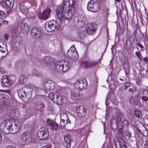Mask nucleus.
<instances>
[{
  "instance_id": "nucleus-1",
  "label": "nucleus",
  "mask_w": 148,
  "mask_h": 148,
  "mask_svg": "<svg viewBox=\"0 0 148 148\" xmlns=\"http://www.w3.org/2000/svg\"><path fill=\"white\" fill-rule=\"evenodd\" d=\"M62 2L63 5L59 6L56 11L57 17L61 22L69 20L73 16L76 0H63Z\"/></svg>"
},
{
  "instance_id": "nucleus-2",
  "label": "nucleus",
  "mask_w": 148,
  "mask_h": 148,
  "mask_svg": "<svg viewBox=\"0 0 148 148\" xmlns=\"http://www.w3.org/2000/svg\"><path fill=\"white\" fill-rule=\"evenodd\" d=\"M32 89L29 86H24L19 89L18 91L19 97L24 101H28L31 97Z\"/></svg>"
},
{
  "instance_id": "nucleus-3",
  "label": "nucleus",
  "mask_w": 148,
  "mask_h": 148,
  "mask_svg": "<svg viewBox=\"0 0 148 148\" xmlns=\"http://www.w3.org/2000/svg\"><path fill=\"white\" fill-rule=\"evenodd\" d=\"M37 135L40 139L44 140L47 139L49 136L48 130L45 127H42L39 129Z\"/></svg>"
},
{
  "instance_id": "nucleus-4",
  "label": "nucleus",
  "mask_w": 148,
  "mask_h": 148,
  "mask_svg": "<svg viewBox=\"0 0 148 148\" xmlns=\"http://www.w3.org/2000/svg\"><path fill=\"white\" fill-rule=\"evenodd\" d=\"M73 23L75 26L81 28L84 27L85 25V19L82 15L75 17Z\"/></svg>"
},
{
  "instance_id": "nucleus-5",
  "label": "nucleus",
  "mask_w": 148,
  "mask_h": 148,
  "mask_svg": "<svg viewBox=\"0 0 148 148\" xmlns=\"http://www.w3.org/2000/svg\"><path fill=\"white\" fill-rule=\"evenodd\" d=\"M45 29L48 32H52L55 30V29L58 28L59 25H57V23L53 20L48 21L45 25Z\"/></svg>"
},
{
  "instance_id": "nucleus-6",
  "label": "nucleus",
  "mask_w": 148,
  "mask_h": 148,
  "mask_svg": "<svg viewBox=\"0 0 148 148\" xmlns=\"http://www.w3.org/2000/svg\"><path fill=\"white\" fill-rule=\"evenodd\" d=\"M13 124V125L12 124L10 131L6 132V134H14L17 133L21 128L22 125L21 122L18 120L15 121Z\"/></svg>"
},
{
  "instance_id": "nucleus-7",
  "label": "nucleus",
  "mask_w": 148,
  "mask_h": 148,
  "mask_svg": "<svg viewBox=\"0 0 148 148\" xmlns=\"http://www.w3.org/2000/svg\"><path fill=\"white\" fill-rule=\"evenodd\" d=\"M98 1L97 0H92L88 3L87 9L93 12H96L98 11Z\"/></svg>"
},
{
  "instance_id": "nucleus-8",
  "label": "nucleus",
  "mask_w": 148,
  "mask_h": 148,
  "mask_svg": "<svg viewBox=\"0 0 148 148\" xmlns=\"http://www.w3.org/2000/svg\"><path fill=\"white\" fill-rule=\"evenodd\" d=\"M67 56L73 59L78 58V54L74 46L72 45L68 51Z\"/></svg>"
},
{
  "instance_id": "nucleus-9",
  "label": "nucleus",
  "mask_w": 148,
  "mask_h": 148,
  "mask_svg": "<svg viewBox=\"0 0 148 148\" xmlns=\"http://www.w3.org/2000/svg\"><path fill=\"white\" fill-rule=\"evenodd\" d=\"M86 81L85 79H78L75 83V87L78 90H82L86 86Z\"/></svg>"
},
{
  "instance_id": "nucleus-10",
  "label": "nucleus",
  "mask_w": 148,
  "mask_h": 148,
  "mask_svg": "<svg viewBox=\"0 0 148 148\" xmlns=\"http://www.w3.org/2000/svg\"><path fill=\"white\" fill-rule=\"evenodd\" d=\"M21 137L22 144L24 145L29 144L32 139L31 135L28 133H23Z\"/></svg>"
},
{
  "instance_id": "nucleus-11",
  "label": "nucleus",
  "mask_w": 148,
  "mask_h": 148,
  "mask_svg": "<svg viewBox=\"0 0 148 148\" xmlns=\"http://www.w3.org/2000/svg\"><path fill=\"white\" fill-rule=\"evenodd\" d=\"M12 124L10 120H7L2 122L1 124L0 127L1 129H5L9 132Z\"/></svg>"
},
{
  "instance_id": "nucleus-12",
  "label": "nucleus",
  "mask_w": 148,
  "mask_h": 148,
  "mask_svg": "<svg viewBox=\"0 0 148 148\" xmlns=\"http://www.w3.org/2000/svg\"><path fill=\"white\" fill-rule=\"evenodd\" d=\"M54 85L53 81L50 80H48L44 82L42 88L43 89L47 91L52 90L53 88H52V86Z\"/></svg>"
},
{
  "instance_id": "nucleus-13",
  "label": "nucleus",
  "mask_w": 148,
  "mask_h": 148,
  "mask_svg": "<svg viewBox=\"0 0 148 148\" xmlns=\"http://www.w3.org/2000/svg\"><path fill=\"white\" fill-rule=\"evenodd\" d=\"M62 62H56L54 66L53 71L54 73H62Z\"/></svg>"
},
{
  "instance_id": "nucleus-14",
  "label": "nucleus",
  "mask_w": 148,
  "mask_h": 148,
  "mask_svg": "<svg viewBox=\"0 0 148 148\" xmlns=\"http://www.w3.org/2000/svg\"><path fill=\"white\" fill-rule=\"evenodd\" d=\"M31 34L33 37L36 38H40L41 35L40 29L36 27H34L32 29Z\"/></svg>"
},
{
  "instance_id": "nucleus-15",
  "label": "nucleus",
  "mask_w": 148,
  "mask_h": 148,
  "mask_svg": "<svg viewBox=\"0 0 148 148\" xmlns=\"http://www.w3.org/2000/svg\"><path fill=\"white\" fill-rule=\"evenodd\" d=\"M51 11V10L49 8L46 9L42 13L39 14V18L42 19H47L49 17Z\"/></svg>"
},
{
  "instance_id": "nucleus-16",
  "label": "nucleus",
  "mask_w": 148,
  "mask_h": 148,
  "mask_svg": "<svg viewBox=\"0 0 148 148\" xmlns=\"http://www.w3.org/2000/svg\"><path fill=\"white\" fill-rule=\"evenodd\" d=\"M41 61L46 65H49L53 63L54 59L52 57L49 56H45L42 58Z\"/></svg>"
},
{
  "instance_id": "nucleus-17",
  "label": "nucleus",
  "mask_w": 148,
  "mask_h": 148,
  "mask_svg": "<svg viewBox=\"0 0 148 148\" xmlns=\"http://www.w3.org/2000/svg\"><path fill=\"white\" fill-rule=\"evenodd\" d=\"M77 113L78 115L80 117L84 116L86 113L85 109L82 106H80L77 108Z\"/></svg>"
},
{
  "instance_id": "nucleus-18",
  "label": "nucleus",
  "mask_w": 148,
  "mask_h": 148,
  "mask_svg": "<svg viewBox=\"0 0 148 148\" xmlns=\"http://www.w3.org/2000/svg\"><path fill=\"white\" fill-rule=\"evenodd\" d=\"M2 2L0 3H2L3 5L6 6L10 8H13L14 4V0H2Z\"/></svg>"
},
{
  "instance_id": "nucleus-19",
  "label": "nucleus",
  "mask_w": 148,
  "mask_h": 148,
  "mask_svg": "<svg viewBox=\"0 0 148 148\" xmlns=\"http://www.w3.org/2000/svg\"><path fill=\"white\" fill-rule=\"evenodd\" d=\"M2 83L3 85L8 86L11 84L12 81L7 75H5L3 76L2 78Z\"/></svg>"
},
{
  "instance_id": "nucleus-20",
  "label": "nucleus",
  "mask_w": 148,
  "mask_h": 148,
  "mask_svg": "<svg viewBox=\"0 0 148 148\" xmlns=\"http://www.w3.org/2000/svg\"><path fill=\"white\" fill-rule=\"evenodd\" d=\"M48 125L52 130H56L58 128V124L54 121H51L49 119L47 120Z\"/></svg>"
},
{
  "instance_id": "nucleus-21",
  "label": "nucleus",
  "mask_w": 148,
  "mask_h": 148,
  "mask_svg": "<svg viewBox=\"0 0 148 148\" xmlns=\"http://www.w3.org/2000/svg\"><path fill=\"white\" fill-rule=\"evenodd\" d=\"M72 139L70 135L68 134H66L64 136V140L65 142V145L66 148H69L71 147V141Z\"/></svg>"
},
{
  "instance_id": "nucleus-22",
  "label": "nucleus",
  "mask_w": 148,
  "mask_h": 148,
  "mask_svg": "<svg viewBox=\"0 0 148 148\" xmlns=\"http://www.w3.org/2000/svg\"><path fill=\"white\" fill-rule=\"evenodd\" d=\"M21 32L24 34H27L29 30V27L26 24L22 23L21 26Z\"/></svg>"
},
{
  "instance_id": "nucleus-23",
  "label": "nucleus",
  "mask_w": 148,
  "mask_h": 148,
  "mask_svg": "<svg viewBox=\"0 0 148 148\" xmlns=\"http://www.w3.org/2000/svg\"><path fill=\"white\" fill-rule=\"evenodd\" d=\"M87 32L89 34H93L95 32L94 26L91 24H88L86 29Z\"/></svg>"
},
{
  "instance_id": "nucleus-24",
  "label": "nucleus",
  "mask_w": 148,
  "mask_h": 148,
  "mask_svg": "<svg viewBox=\"0 0 148 148\" xmlns=\"http://www.w3.org/2000/svg\"><path fill=\"white\" fill-rule=\"evenodd\" d=\"M55 97H56L54 99V102L58 104H62L63 102V99L62 97L58 95L57 96H55Z\"/></svg>"
},
{
  "instance_id": "nucleus-25",
  "label": "nucleus",
  "mask_w": 148,
  "mask_h": 148,
  "mask_svg": "<svg viewBox=\"0 0 148 148\" xmlns=\"http://www.w3.org/2000/svg\"><path fill=\"white\" fill-rule=\"evenodd\" d=\"M79 95L74 91L71 92L70 97L73 100H76L79 98Z\"/></svg>"
},
{
  "instance_id": "nucleus-26",
  "label": "nucleus",
  "mask_w": 148,
  "mask_h": 148,
  "mask_svg": "<svg viewBox=\"0 0 148 148\" xmlns=\"http://www.w3.org/2000/svg\"><path fill=\"white\" fill-rule=\"evenodd\" d=\"M60 119H61V120H65L68 121H70L69 120L68 115L66 113H61L60 114Z\"/></svg>"
},
{
  "instance_id": "nucleus-27",
  "label": "nucleus",
  "mask_w": 148,
  "mask_h": 148,
  "mask_svg": "<svg viewBox=\"0 0 148 148\" xmlns=\"http://www.w3.org/2000/svg\"><path fill=\"white\" fill-rule=\"evenodd\" d=\"M19 8L21 11L24 15L27 14L28 12L25 6L23 5H20Z\"/></svg>"
},
{
  "instance_id": "nucleus-28",
  "label": "nucleus",
  "mask_w": 148,
  "mask_h": 148,
  "mask_svg": "<svg viewBox=\"0 0 148 148\" xmlns=\"http://www.w3.org/2000/svg\"><path fill=\"white\" fill-rule=\"evenodd\" d=\"M64 63H63L62 62V69H63V70H62V72H66L69 68L68 63L66 62H64Z\"/></svg>"
},
{
  "instance_id": "nucleus-29",
  "label": "nucleus",
  "mask_w": 148,
  "mask_h": 148,
  "mask_svg": "<svg viewBox=\"0 0 148 148\" xmlns=\"http://www.w3.org/2000/svg\"><path fill=\"white\" fill-rule=\"evenodd\" d=\"M27 79V76L25 75H21L20 76L19 79V82L21 83L25 82Z\"/></svg>"
},
{
  "instance_id": "nucleus-30",
  "label": "nucleus",
  "mask_w": 148,
  "mask_h": 148,
  "mask_svg": "<svg viewBox=\"0 0 148 148\" xmlns=\"http://www.w3.org/2000/svg\"><path fill=\"white\" fill-rule=\"evenodd\" d=\"M70 123V121H66L65 120H61V119H60V125L61 127L62 128H64L66 126L67 123Z\"/></svg>"
},
{
  "instance_id": "nucleus-31",
  "label": "nucleus",
  "mask_w": 148,
  "mask_h": 148,
  "mask_svg": "<svg viewBox=\"0 0 148 148\" xmlns=\"http://www.w3.org/2000/svg\"><path fill=\"white\" fill-rule=\"evenodd\" d=\"M6 50L4 48V50H2V51H0V59L4 57L6 55Z\"/></svg>"
},
{
  "instance_id": "nucleus-32",
  "label": "nucleus",
  "mask_w": 148,
  "mask_h": 148,
  "mask_svg": "<svg viewBox=\"0 0 148 148\" xmlns=\"http://www.w3.org/2000/svg\"><path fill=\"white\" fill-rule=\"evenodd\" d=\"M134 113L135 115L138 118H140L142 116V113L139 110H136L134 112Z\"/></svg>"
},
{
  "instance_id": "nucleus-33",
  "label": "nucleus",
  "mask_w": 148,
  "mask_h": 148,
  "mask_svg": "<svg viewBox=\"0 0 148 148\" xmlns=\"http://www.w3.org/2000/svg\"><path fill=\"white\" fill-rule=\"evenodd\" d=\"M57 94L54 93H50L48 95L49 98L54 102V99L56 98L55 96H57Z\"/></svg>"
},
{
  "instance_id": "nucleus-34",
  "label": "nucleus",
  "mask_w": 148,
  "mask_h": 148,
  "mask_svg": "<svg viewBox=\"0 0 148 148\" xmlns=\"http://www.w3.org/2000/svg\"><path fill=\"white\" fill-rule=\"evenodd\" d=\"M123 133L122 129L120 128L117 131V136L119 137H122L123 136Z\"/></svg>"
},
{
  "instance_id": "nucleus-35",
  "label": "nucleus",
  "mask_w": 148,
  "mask_h": 148,
  "mask_svg": "<svg viewBox=\"0 0 148 148\" xmlns=\"http://www.w3.org/2000/svg\"><path fill=\"white\" fill-rule=\"evenodd\" d=\"M5 98L2 95H0V104H5Z\"/></svg>"
},
{
  "instance_id": "nucleus-36",
  "label": "nucleus",
  "mask_w": 148,
  "mask_h": 148,
  "mask_svg": "<svg viewBox=\"0 0 148 148\" xmlns=\"http://www.w3.org/2000/svg\"><path fill=\"white\" fill-rule=\"evenodd\" d=\"M53 84L54 85L53 86H52V88H53V90H54V89L58 90V89H60V86L58 85L56 83L53 82Z\"/></svg>"
},
{
  "instance_id": "nucleus-37",
  "label": "nucleus",
  "mask_w": 148,
  "mask_h": 148,
  "mask_svg": "<svg viewBox=\"0 0 148 148\" xmlns=\"http://www.w3.org/2000/svg\"><path fill=\"white\" fill-rule=\"evenodd\" d=\"M130 67V65L128 63L124 64L123 66V68L125 71V73L126 71H128Z\"/></svg>"
},
{
  "instance_id": "nucleus-38",
  "label": "nucleus",
  "mask_w": 148,
  "mask_h": 148,
  "mask_svg": "<svg viewBox=\"0 0 148 148\" xmlns=\"http://www.w3.org/2000/svg\"><path fill=\"white\" fill-rule=\"evenodd\" d=\"M6 16V14L3 11L0 10V18H3L5 17Z\"/></svg>"
},
{
  "instance_id": "nucleus-39",
  "label": "nucleus",
  "mask_w": 148,
  "mask_h": 148,
  "mask_svg": "<svg viewBox=\"0 0 148 148\" xmlns=\"http://www.w3.org/2000/svg\"><path fill=\"white\" fill-rule=\"evenodd\" d=\"M98 63V62L93 61L89 62V67L93 66L96 65Z\"/></svg>"
},
{
  "instance_id": "nucleus-40",
  "label": "nucleus",
  "mask_w": 148,
  "mask_h": 148,
  "mask_svg": "<svg viewBox=\"0 0 148 148\" xmlns=\"http://www.w3.org/2000/svg\"><path fill=\"white\" fill-rule=\"evenodd\" d=\"M32 75L35 76H38L39 75L38 72L35 69H33L32 71Z\"/></svg>"
},
{
  "instance_id": "nucleus-41",
  "label": "nucleus",
  "mask_w": 148,
  "mask_h": 148,
  "mask_svg": "<svg viewBox=\"0 0 148 148\" xmlns=\"http://www.w3.org/2000/svg\"><path fill=\"white\" fill-rule=\"evenodd\" d=\"M125 135L128 137H130L131 136L132 134L130 132L129 130H126L125 132Z\"/></svg>"
},
{
  "instance_id": "nucleus-42",
  "label": "nucleus",
  "mask_w": 148,
  "mask_h": 148,
  "mask_svg": "<svg viewBox=\"0 0 148 148\" xmlns=\"http://www.w3.org/2000/svg\"><path fill=\"white\" fill-rule=\"evenodd\" d=\"M82 64V65L86 67H89V62L85 61L83 62Z\"/></svg>"
},
{
  "instance_id": "nucleus-43",
  "label": "nucleus",
  "mask_w": 148,
  "mask_h": 148,
  "mask_svg": "<svg viewBox=\"0 0 148 148\" xmlns=\"http://www.w3.org/2000/svg\"><path fill=\"white\" fill-rule=\"evenodd\" d=\"M136 55L137 56L138 58L140 60H141L142 59V57L140 53L138 52H136L135 53Z\"/></svg>"
},
{
  "instance_id": "nucleus-44",
  "label": "nucleus",
  "mask_w": 148,
  "mask_h": 148,
  "mask_svg": "<svg viewBox=\"0 0 148 148\" xmlns=\"http://www.w3.org/2000/svg\"><path fill=\"white\" fill-rule=\"evenodd\" d=\"M16 113V111L14 110H13L11 111V116L12 117H14L15 116Z\"/></svg>"
},
{
  "instance_id": "nucleus-45",
  "label": "nucleus",
  "mask_w": 148,
  "mask_h": 148,
  "mask_svg": "<svg viewBox=\"0 0 148 148\" xmlns=\"http://www.w3.org/2000/svg\"><path fill=\"white\" fill-rule=\"evenodd\" d=\"M141 99L142 100V101L143 102V101H147V100L148 99V98L147 97L145 96H143L141 98Z\"/></svg>"
},
{
  "instance_id": "nucleus-46",
  "label": "nucleus",
  "mask_w": 148,
  "mask_h": 148,
  "mask_svg": "<svg viewBox=\"0 0 148 148\" xmlns=\"http://www.w3.org/2000/svg\"><path fill=\"white\" fill-rule=\"evenodd\" d=\"M136 45L139 47L142 50L144 48V47L140 43L137 44Z\"/></svg>"
},
{
  "instance_id": "nucleus-47",
  "label": "nucleus",
  "mask_w": 148,
  "mask_h": 148,
  "mask_svg": "<svg viewBox=\"0 0 148 148\" xmlns=\"http://www.w3.org/2000/svg\"><path fill=\"white\" fill-rule=\"evenodd\" d=\"M143 60L146 63H148V58H143Z\"/></svg>"
},
{
  "instance_id": "nucleus-48",
  "label": "nucleus",
  "mask_w": 148,
  "mask_h": 148,
  "mask_svg": "<svg viewBox=\"0 0 148 148\" xmlns=\"http://www.w3.org/2000/svg\"><path fill=\"white\" fill-rule=\"evenodd\" d=\"M4 92L7 93H8L9 94H10L11 93V91L10 90H3Z\"/></svg>"
},
{
  "instance_id": "nucleus-49",
  "label": "nucleus",
  "mask_w": 148,
  "mask_h": 148,
  "mask_svg": "<svg viewBox=\"0 0 148 148\" xmlns=\"http://www.w3.org/2000/svg\"><path fill=\"white\" fill-rule=\"evenodd\" d=\"M4 37H5V39L6 40H8V35H7V34L5 35Z\"/></svg>"
},
{
  "instance_id": "nucleus-50",
  "label": "nucleus",
  "mask_w": 148,
  "mask_h": 148,
  "mask_svg": "<svg viewBox=\"0 0 148 148\" xmlns=\"http://www.w3.org/2000/svg\"><path fill=\"white\" fill-rule=\"evenodd\" d=\"M8 22L7 21L3 20V24H6L8 23Z\"/></svg>"
},
{
  "instance_id": "nucleus-51",
  "label": "nucleus",
  "mask_w": 148,
  "mask_h": 148,
  "mask_svg": "<svg viewBox=\"0 0 148 148\" xmlns=\"http://www.w3.org/2000/svg\"><path fill=\"white\" fill-rule=\"evenodd\" d=\"M130 86V84L129 83H126V84H125V87L126 88H127V87L128 86Z\"/></svg>"
},
{
  "instance_id": "nucleus-52",
  "label": "nucleus",
  "mask_w": 148,
  "mask_h": 148,
  "mask_svg": "<svg viewBox=\"0 0 148 148\" xmlns=\"http://www.w3.org/2000/svg\"><path fill=\"white\" fill-rule=\"evenodd\" d=\"M136 82L137 83V84L139 85L141 82V81L140 80H138V81L136 80Z\"/></svg>"
},
{
  "instance_id": "nucleus-53",
  "label": "nucleus",
  "mask_w": 148,
  "mask_h": 148,
  "mask_svg": "<svg viewBox=\"0 0 148 148\" xmlns=\"http://www.w3.org/2000/svg\"><path fill=\"white\" fill-rule=\"evenodd\" d=\"M6 148H16L15 147L13 146H8L6 147Z\"/></svg>"
},
{
  "instance_id": "nucleus-54",
  "label": "nucleus",
  "mask_w": 148,
  "mask_h": 148,
  "mask_svg": "<svg viewBox=\"0 0 148 148\" xmlns=\"http://www.w3.org/2000/svg\"><path fill=\"white\" fill-rule=\"evenodd\" d=\"M129 91L130 92H133V90L131 88H130L129 89Z\"/></svg>"
},
{
  "instance_id": "nucleus-55",
  "label": "nucleus",
  "mask_w": 148,
  "mask_h": 148,
  "mask_svg": "<svg viewBox=\"0 0 148 148\" xmlns=\"http://www.w3.org/2000/svg\"><path fill=\"white\" fill-rule=\"evenodd\" d=\"M115 1L116 2H119L120 1V0H115Z\"/></svg>"
},
{
  "instance_id": "nucleus-56",
  "label": "nucleus",
  "mask_w": 148,
  "mask_h": 148,
  "mask_svg": "<svg viewBox=\"0 0 148 148\" xmlns=\"http://www.w3.org/2000/svg\"><path fill=\"white\" fill-rule=\"evenodd\" d=\"M115 146L116 147H117V144L115 143Z\"/></svg>"
},
{
  "instance_id": "nucleus-57",
  "label": "nucleus",
  "mask_w": 148,
  "mask_h": 148,
  "mask_svg": "<svg viewBox=\"0 0 148 148\" xmlns=\"http://www.w3.org/2000/svg\"><path fill=\"white\" fill-rule=\"evenodd\" d=\"M125 122H126V124H127V121H125Z\"/></svg>"
},
{
  "instance_id": "nucleus-58",
  "label": "nucleus",
  "mask_w": 148,
  "mask_h": 148,
  "mask_svg": "<svg viewBox=\"0 0 148 148\" xmlns=\"http://www.w3.org/2000/svg\"><path fill=\"white\" fill-rule=\"evenodd\" d=\"M2 0H0V2H2Z\"/></svg>"
},
{
  "instance_id": "nucleus-59",
  "label": "nucleus",
  "mask_w": 148,
  "mask_h": 148,
  "mask_svg": "<svg viewBox=\"0 0 148 148\" xmlns=\"http://www.w3.org/2000/svg\"><path fill=\"white\" fill-rule=\"evenodd\" d=\"M118 145H119V142H118Z\"/></svg>"
},
{
  "instance_id": "nucleus-60",
  "label": "nucleus",
  "mask_w": 148,
  "mask_h": 148,
  "mask_svg": "<svg viewBox=\"0 0 148 148\" xmlns=\"http://www.w3.org/2000/svg\"><path fill=\"white\" fill-rule=\"evenodd\" d=\"M145 72H147V71H145Z\"/></svg>"
},
{
  "instance_id": "nucleus-61",
  "label": "nucleus",
  "mask_w": 148,
  "mask_h": 148,
  "mask_svg": "<svg viewBox=\"0 0 148 148\" xmlns=\"http://www.w3.org/2000/svg\"><path fill=\"white\" fill-rule=\"evenodd\" d=\"M147 15H148V13H147Z\"/></svg>"
},
{
  "instance_id": "nucleus-62",
  "label": "nucleus",
  "mask_w": 148,
  "mask_h": 148,
  "mask_svg": "<svg viewBox=\"0 0 148 148\" xmlns=\"http://www.w3.org/2000/svg\"><path fill=\"white\" fill-rule=\"evenodd\" d=\"M125 148H126V147H125Z\"/></svg>"
}]
</instances>
